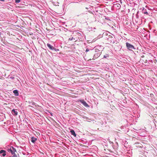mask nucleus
<instances>
[{
  "mask_svg": "<svg viewBox=\"0 0 157 157\" xmlns=\"http://www.w3.org/2000/svg\"><path fill=\"white\" fill-rule=\"evenodd\" d=\"M78 36H79L78 33H76V34L71 36V37L69 38V40L72 41L73 42H76L77 41H80V39Z\"/></svg>",
  "mask_w": 157,
  "mask_h": 157,
  "instance_id": "1",
  "label": "nucleus"
},
{
  "mask_svg": "<svg viewBox=\"0 0 157 157\" xmlns=\"http://www.w3.org/2000/svg\"><path fill=\"white\" fill-rule=\"evenodd\" d=\"M95 53L94 54V58H93V60H94L99 57L101 55V52L97 48H95Z\"/></svg>",
  "mask_w": 157,
  "mask_h": 157,
  "instance_id": "2",
  "label": "nucleus"
},
{
  "mask_svg": "<svg viewBox=\"0 0 157 157\" xmlns=\"http://www.w3.org/2000/svg\"><path fill=\"white\" fill-rule=\"evenodd\" d=\"M127 48L129 50H132L133 49H135L134 47L130 43L127 42L126 43Z\"/></svg>",
  "mask_w": 157,
  "mask_h": 157,
  "instance_id": "3",
  "label": "nucleus"
},
{
  "mask_svg": "<svg viewBox=\"0 0 157 157\" xmlns=\"http://www.w3.org/2000/svg\"><path fill=\"white\" fill-rule=\"evenodd\" d=\"M79 101H80L86 107H89V105L84 100H79Z\"/></svg>",
  "mask_w": 157,
  "mask_h": 157,
  "instance_id": "4",
  "label": "nucleus"
},
{
  "mask_svg": "<svg viewBox=\"0 0 157 157\" xmlns=\"http://www.w3.org/2000/svg\"><path fill=\"white\" fill-rule=\"evenodd\" d=\"M12 113L13 115L16 116L17 115L18 112L15 109H13L12 111Z\"/></svg>",
  "mask_w": 157,
  "mask_h": 157,
  "instance_id": "5",
  "label": "nucleus"
},
{
  "mask_svg": "<svg viewBox=\"0 0 157 157\" xmlns=\"http://www.w3.org/2000/svg\"><path fill=\"white\" fill-rule=\"evenodd\" d=\"M0 153H2V155L3 156H5L6 155V151L3 150H1L0 151Z\"/></svg>",
  "mask_w": 157,
  "mask_h": 157,
  "instance_id": "6",
  "label": "nucleus"
},
{
  "mask_svg": "<svg viewBox=\"0 0 157 157\" xmlns=\"http://www.w3.org/2000/svg\"><path fill=\"white\" fill-rule=\"evenodd\" d=\"M70 132L72 135H73L75 137H76V134H75L74 131L73 130L70 131Z\"/></svg>",
  "mask_w": 157,
  "mask_h": 157,
  "instance_id": "7",
  "label": "nucleus"
},
{
  "mask_svg": "<svg viewBox=\"0 0 157 157\" xmlns=\"http://www.w3.org/2000/svg\"><path fill=\"white\" fill-rule=\"evenodd\" d=\"M47 45L48 47L51 50H52L54 48V47L50 44H47Z\"/></svg>",
  "mask_w": 157,
  "mask_h": 157,
  "instance_id": "8",
  "label": "nucleus"
},
{
  "mask_svg": "<svg viewBox=\"0 0 157 157\" xmlns=\"http://www.w3.org/2000/svg\"><path fill=\"white\" fill-rule=\"evenodd\" d=\"M13 93L15 96H18L19 93L17 90H15L13 91Z\"/></svg>",
  "mask_w": 157,
  "mask_h": 157,
  "instance_id": "9",
  "label": "nucleus"
},
{
  "mask_svg": "<svg viewBox=\"0 0 157 157\" xmlns=\"http://www.w3.org/2000/svg\"><path fill=\"white\" fill-rule=\"evenodd\" d=\"M37 138L32 137L31 138V141L34 143L37 140Z\"/></svg>",
  "mask_w": 157,
  "mask_h": 157,
  "instance_id": "10",
  "label": "nucleus"
},
{
  "mask_svg": "<svg viewBox=\"0 0 157 157\" xmlns=\"http://www.w3.org/2000/svg\"><path fill=\"white\" fill-rule=\"evenodd\" d=\"M8 151H9V152H10L11 153V154L12 155H13V154H14L15 153L13 151V150H12V149H11V147L8 149Z\"/></svg>",
  "mask_w": 157,
  "mask_h": 157,
  "instance_id": "11",
  "label": "nucleus"
},
{
  "mask_svg": "<svg viewBox=\"0 0 157 157\" xmlns=\"http://www.w3.org/2000/svg\"><path fill=\"white\" fill-rule=\"evenodd\" d=\"M11 149L13 150V151L15 153L16 151V149L13 147H11Z\"/></svg>",
  "mask_w": 157,
  "mask_h": 157,
  "instance_id": "12",
  "label": "nucleus"
},
{
  "mask_svg": "<svg viewBox=\"0 0 157 157\" xmlns=\"http://www.w3.org/2000/svg\"><path fill=\"white\" fill-rule=\"evenodd\" d=\"M115 5L119 9L121 7V6L120 5V4L119 3H117L115 4Z\"/></svg>",
  "mask_w": 157,
  "mask_h": 157,
  "instance_id": "13",
  "label": "nucleus"
},
{
  "mask_svg": "<svg viewBox=\"0 0 157 157\" xmlns=\"http://www.w3.org/2000/svg\"><path fill=\"white\" fill-rule=\"evenodd\" d=\"M142 60L143 62H144L145 63H146L147 62V60L144 59H141V61Z\"/></svg>",
  "mask_w": 157,
  "mask_h": 157,
  "instance_id": "14",
  "label": "nucleus"
},
{
  "mask_svg": "<svg viewBox=\"0 0 157 157\" xmlns=\"http://www.w3.org/2000/svg\"><path fill=\"white\" fill-rule=\"evenodd\" d=\"M109 57V55L108 54H106L105 55H104L103 56L104 58H106Z\"/></svg>",
  "mask_w": 157,
  "mask_h": 157,
  "instance_id": "15",
  "label": "nucleus"
},
{
  "mask_svg": "<svg viewBox=\"0 0 157 157\" xmlns=\"http://www.w3.org/2000/svg\"><path fill=\"white\" fill-rule=\"evenodd\" d=\"M20 2V0H15V2L16 3H19Z\"/></svg>",
  "mask_w": 157,
  "mask_h": 157,
  "instance_id": "16",
  "label": "nucleus"
},
{
  "mask_svg": "<svg viewBox=\"0 0 157 157\" xmlns=\"http://www.w3.org/2000/svg\"><path fill=\"white\" fill-rule=\"evenodd\" d=\"M12 155H13L12 157H17V155L15 154V153L14 154Z\"/></svg>",
  "mask_w": 157,
  "mask_h": 157,
  "instance_id": "17",
  "label": "nucleus"
},
{
  "mask_svg": "<svg viewBox=\"0 0 157 157\" xmlns=\"http://www.w3.org/2000/svg\"><path fill=\"white\" fill-rule=\"evenodd\" d=\"M89 51V49H88V48H87L86 49V52H88V51Z\"/></svg>",
  "mask_w": 157,
  "mask_h": 157,
  "instance_id": "18",
  "label": "nucleus"
},
{
  "mask_svg": "<svg viewBox=\"0 0 157 157\" xmlns=\"http://www.w3.org/2000/svg\"><path fill=\"white\" fill-rule=\"evenodd\" d=\"M144 14H148V13H147V11H145V12H144Z\"/></svg>",
  "mask_w": 157,
  "mask_h": 157,
  "instance_id": "19",
  "label": "nucleus"
},
{
  "mask_svg": "<svg viewBox=\"0 0 157 157\" xmlns=\"http://www.w3.org/2000/svg\"><path fill=\"white\" fill-rule=\"evenodd\" d=\"M144 56H142V58H144Z\"/></svg>",
  "mask_w": 157,
  "mask_h": 157,
  "instance_id": "20",
  "label": "nucleus"
},
{
  "mask_svg": "<svg viewBox=\"0 0 157 157\" xmlns=\"http://www.w3.org/2000/svg\"><path fill=\"white\" fill-rule=\"evenodd\" d=\"M32 104H33V105H34V102H33V103H32Z\"/></svg>",
  "mask_w": 157,
  "mask_h": 157,
  "instance_id": "21",
  "label": "nucleus"
},
{
  "mask_svg": "<svg viewBox=\"0 0 157 157\" xmlns=\"http://www.w3.org/2000/svg\"><path fill=\"white\" fill-rule=\"evenodd\" d=\"M2 1H4V0H2Z\"/></svg>",
  "mask_w": 157,
  "mask_h": 157,
  "instance_id": "22",
  "label": "nucleus"
}]
</instances>
